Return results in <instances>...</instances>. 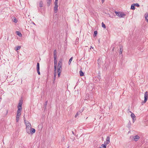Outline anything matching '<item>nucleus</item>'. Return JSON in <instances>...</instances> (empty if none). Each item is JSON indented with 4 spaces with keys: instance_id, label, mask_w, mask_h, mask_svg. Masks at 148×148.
Returning <instances> with one entry per match:
<instances>
[{
    "instance_id": "2eb2a0df",
    "label": "nucleus",
    "mask_w": 148,
    "mask_h": 148,
    "mask_svg": "<svg viewBox=\"0 0 148 148\" xmlns=\"http://www.w3.org/2000/svg\"><path fill=\"white\" fill-rule=\"evenodd\" d=\"M20 115H16V122H18L19 119V117H20Z\"/></svg>"
},
{
    "instance_id": "a878e982",
    "label": "nucleus",
    "mask_w": 148,
    "mask_h": 148,
    "mask_svg": "<svg viewBox=\"0 0 148 148\" xmlns=\"http://www.w3.org/2000/svg\"><path fill=\"white\" fill-rule=\"evenodd\" d=\"M47 101H46L45 102V103L44 104V106L45 107V108H46V107L47 105Z\"/></svg>"
},
{
    "instance_id": "a19ab883",
    "label": "nucleus",
    "mask_w": 148,
    "mask_h": 148,
    "mask_svg": "<svg viewBox=\"0 0 148 148\" xmlns=\"http://www.w3.org/2000/svg\"><path fill=\"white\" fill-rule=\"evenodd\" d=\"M56 7H58V6L57 5H56Z\"/></svg>"
},
{
    "instance_id": "1a4fd4ad",
    "label": "nucleus",
    "mask_w": 148,
    "mask_h": 148,
    "mask_svg": "<svg viewBox=\"0 0 148 148\" xmlns=\"http://www.w3.org/2000/svg\"><path fill=\"white\" fill-rule=\"evenodd\" d=\"M22 108H18L16 115H21Z\"/></svg>"
},
{
    "instance_id": "aec40b11",
    "label": "nucleus",
    "mask_w": 148,
    "mask_h": 148,
    "mask_svg": "<svg viewBox=\"0 0 148 148\" xmlns=\"http://www.w3.org/2000/svg\"><path fill=\"white\" fill-rule=\"evenodd\" d=\"M21 48V47L20 46H18L15 47L14 49L15 50L17 51V50H19Z\"/></svg>"
},
{
    "instance_id": "20e7f679",
    "label": "nucleus",
    "mask_w": 148,
    "mask_h": 148,
    "mask_svg": "<svg viewBox=\"0 0 148 148\" xmlns=\"http://www.w3.org/2000/svg\"><path fill=\"white\" fill-rule=\"evenodd\" d=\"M130 138H132L133 140L136 142L140 139V137L138 135H136L134 136H131Z\"/></svg>"
},
{
    "instance_id": "0eeeda50",
    "label": "nucleus",
    "mask_w": 148,
    "mask_h": 148,
    "mask_svg": "<svg viewBox=\"0 0 148 148\" xmlns=\"http://www.w3.org/2000/svg\"><path fill=\"white\" fill-rule=\"evenodd\" d=\"M8 109H7L6 108H5L4 107V111L2 112V113H3V114H4L5 115H7L8 113Z\"/></svg>"
},
{
    "instance_id": "cd10ccee",
    "label": "nucleus",
    "mask_w": 148,
    "mask_h": 148,
    "mask_svg": "<svg viewBox=\"0 0 148 148\" xmlns=\"http://www.w3.org/2000/svg\"><path fill=\"white\" fill-rule=\"evenodd\" d=\"M72 59H73V58L72 57H71L70 59V60H69V64H70L71 61H72Z\"/></svg>"
},
{
    "instance_id": "a18cd8bd",
    "label": "nucleus",
    "mask_w": 148,
    "mask_h": 148,
    "mask_svg": "<svg viewBox=\"0 0 148 148\" xmlns=\"http://www.w3.org/2000/svg\"><path fill=\"white\" fill-rule=\"evenodd\" d=\"M101 116H100V119L101 118Z\"/></svg>"
},
{
    "instance_id": "9d476101",
    "label": "nucleus",
    "mask_w": 148,
    "mask_h": 148,
    "mask_svg": "<svg viewBox=\"0 0 148 148\" xmlns=\"http://www.w3.org/2000/svg\"><path fill=\"white\" fill-rule=\"evenodd\" d=\"M22 102H21V101H20L18 106V108H22Z\"/></svg>"
},
{
    "instance_id": "4468645a",
    "label": "nucleus",
    "mask_w": 148,
    "mask_h": 148,
    "mask_svg": "<svg viewBox=\"0 0 148 148\" xmlns=\"http://www.w3.org/2000/svg\"><path fill=\"white\" fill-rule=\"evenodd\" d=\"M56 50H54V65H55L56 64V54H55Z\"/></svg>"
},
{
    "instance_id": "72a5a7b5",
    "label": "nucleus",
    "mask_w": 148,
    "mask_h": 148,
    "mask_svg": "<svg viewBox=\"0 0 148 148\" xmlns=\"http://www.w3.org/2000/svg\"><path fill=\"white\" fill-rule=\"evenodd\" d=\"M64 139H65V138L64 137H63L61 140H62V141H63L64 140Z\"/></svg>"
},
{
    "instance_id": "c85d7f7f",
    "label": "nucleus",
    "mask_w": 148,
    "mask_h": 148,
    "mask_svg": "<svg viewBox=\"0 0 148 148\" xmlns=\"http://www.w3.org/2000/svg\"><path fill=\"white\" fill-rule=\"evenodd\" d=\"M120 54H121L122 52L123 51V49L121 48H120Z\"/></svg>"
},
{
    "instance_id": "c9c22d12",
    "label": "nucleus",
    "mask_w": 148,
    "mask_h": 148,
    "mask_svg": "<svg viewBox=\"0 0 148 148\" xmlns=\"http://www.w3.org/2000/svg\"><path fill=\"white\" fill-rule=\"evenodd\" d=\"M54 80L53 81V83H54V82H55V78H54Z\"/></svg>"
},
{
    "instance_id": "39448f33",
    "label": "nucleus",
    "mask_w": 148,
    "mask_h": 148,
    "mask_svg": "<svg viewBox=\"0 0 148 148\" xmlns=\"http://www.w3.org/2000/svg\"><path fill=\"white\" fill-rule=\"evenodd\" d=\"M144 98L145 99L144 101L142 102L141 103L143 105V103H145L147 100L148 98V92L147 91H146L145 92L144 95Z\"/></svg>"
},
{
    "instance_id": "b1692460",
    "label": "nucleus",
    "mask_w": 148,
    "mask_h": 148,
    "mask_svg": "<svg viewBox=\"0 0 148 148\" xmlns=\"http://www.w3.org/2000/svg\"><path fill=\"white\" fill-rule=\"evenodd\" d=\"M54 78L56 77V65H54Z\"/></svg>"
},
{
    "instance_id": "79ce46f5",
    "label": "nucleus",
    "mask_w": 148,
    "mask_h": 148,
    "mask_svg": "<svg viewBox=\"0 0 148 148\" xmlns=\"http://www.w3.org/2000/svg\"><path fill=\"white\" fill-rule=\"evenodd\" d=\"M114 48H113V50H114Z\"/></svg>"
},
{
    "instance_id": "f03ea898",
    "label": "nucleus",
    "mask_w": 148,
    "mask_h": 148,
    "mask_svg": "<svg viewBox=\"0 0 148 148\" xmlns=\"http://www.w3.org/2000/svg\"><path fill=\"white\" fill-rule=\"evenodd\" d=\"M26 130L27 132L30 134V130L31 129V125L30 124L28 123L26 124Z\"/></svg>"
},
{
    "instance_id": "f8f14e48",
    "label": "nucleus",
    "mask_w": 148,
    "mask_h": 148,
    "mask_svg": "<svg viewBox=\"0 0 148 148\" xmlns=\"http://www.w3.org/2000/svg\"><path fill=\"white\" fill-rule=\"evenodd\" d=\"M35 132V130L34 128H32L30 130V133H31L32 134H33Z\"/></svg>"
},
{
    "instance_id": "e433bc0d",
    "label": "nucleus",
    "mask_w": 148,
    "mask_h": 148,
    "mask_svg": "<svg viewBox=\"0 0 148 148\" xmlns=\"http://www.w3.org/2000/svg\"><path fill=\"white\" fill-rule=\"evenodd\" d=\"M24 120L25 121V118L24 117Z\"/></svg>"
},
{
    "instance_id": "dca6fc26",
    "label": "nucleus",
    "mask_w": 148,
    "mask_h": 148,
    "mask_svg": "<svg viewBox=\"0 0 148 148\" xmlns=\"http://www.w3.org/2000/svg\"><path fill=\"white\" fill-rule=\"evenodd\" d=\"M82 71H83L80 70V71H79V74H80V76H83L84 75V73H83Z\"/></svg>"
},
{
    "instance_id": "f704fd0d",
    "label": "nucleus",
    "mask_w": 148,
    "mask_h": 148,
    "mask_svg": "<svg viewBox=\"0 0 148 148\" xmlns=\"http://www.w3.org/2000/svg\"><path fill=\"white\" fill-rule=\"evenodd\" d=\"M101 60L100 59H99L98 60V62H99V61H101Z\"/></svg>"
},
{
    "instance_id": "f3484780",
    "label": "nucleus",
    "mask_w": 148,
    "mask_h": 148,
    "mask_svg": "<svg viewBox=\"0 0 148 148\" xmlns=\"http://www.w3.org/2000/svg\"><path fill=\"white\" fill-rule=\"evenodd\" d=\"M86 67L85 66H81L80 68L81 70H82L83 71H84L86 69Z\"/></svg>"
},
{
    "instance_id": "412c9836",
    "label": "nucleus",
    "mask_w": 148,
    "mask_h": 148,
    "mask_svg": "<svg viewBox=\"0 0 148 148\" xmlns=\"http://www.w3.org/2000/svg\"><path fill=\"white\" fill-rule=\"evenodd\" d=\"M106 145L105 144H102L101 147H100V148H106V145Z\"/></svg>"
},
{
    "instance_id": "bb28decb",
    "label": "nucleus",
    "mask_w": 148,
    "mask_h": 148,
    "mask_svg": "<svg viewBox=\"0 0 148 148\" xmlns=\"http://www.w3.org/2000/svg\"><path fill=\"white\" fill-rule=\"evenodd\" d=\"M102 27L104 28H106V25H105L104 24V23H103V22H102Z\"/></svg>"
},
{
    "instance_id": "4c0bfd02",
    "label": "nucleus",
    "mask_w": 148,
    "mask_h": 148,
    "mask_svg": "<svg viewBox=\"0 0 148 148\" xmlns=\"http://www.w3.org/2000/svg\"><path fill=\"white\" fill-rule=\"evenodd\" d=\"M37 65H39V63H37Z\"/></svg>"
},
{
    "instance_id": "5701e85b",
    "label": "nucleus",
    "mask_w": 148,
    "mask_h": 148,
    "mask_svg": "<svg viewBox=\"0 0 148 148\" xmlns=\"http://www.w3.org/2000/svg\"><path fill=\"white\" fill-rule=\"evenodd\" d=\"M134 6H135V5H134V4H132L131 5V9H132V10H135V7H134Z\"/></svg>"
},
{
    "instance_id": "c756f323",
    "label": "nucleus",
    "mask_w": 148,
    "mask_h": 148,
    "mask_svg": "<svg viewBox=\"0 0 148 148\" xmlns=\"http://www.w3.org/2000/svg\"><path fill=\"white\" fill-rule=\"evenodd\" d=\"M97 31H94V35L95 36H96L97 34Z\"/></svg>"
},
{
    "instance_id": "4be33fe9",
    "label": "nucleus",
    "mask_w": 148,
    "mask_h": 148,
    "mask_svg": "<svg viewBox=\"0 0 148 148\" xmlns=\"http://www.w3.org/2000/svg\"><path fill=\"white\" fill-rule=\"evenodd\" d=\"M43 2L42 1L40 2L39 3V5L40 7H42L43 6Z\"/></svg>"
},
{
    "instance_id": "ddd939ff",
    "label": "nucleus",
    "mask_w": 148,
    "mask_h": 148,
    "mask_svg": "<svg viewBox=\"0 0 148 148\" xmlns=\"http://www.w3.org/2000/svg\"><path fill=\"white\" fill-rule=\"evenodd\" d=\"M40 65H37V71L38 75L40 74V73L39 71L40 69Z\"/></svg>"
},
{
    "instance_id": "7c9ffc66",
    "label": "nucleus",
    "mask_w": 148,
    "mask_h": 148,
    "mask_svg": "<svg viewBox=\"0 0 148 148\" xmlns=\"http://www.w3.org/2000/svg\"><path fill=\"white\" fill-rule=\"evenodd\" d=\"M78 114H79V112H78L77 113H76V114L75 115V118H76L77 117V116H78Z\"/></svg>"
},
{
    "instance_id": "a211bd4d",
    "label": "nucleus",
    "mask_w": 148,
    "mask_h": 148,
    "mask_svg": "<svg viewBox=\"0 0 148 148\" xmlns=\"http://www.w3.org/2000/svg\"><path fill=\"white\" fill-rule=\"evenodd\" d=\"M47 5L48 6H49L50 5V3H51V0H47Z\"/></svg>"
},
{
    "instance_id": "6e6552de",
    "label": "nucleus",
    "mask_w": 148,
    "mask_h": 148,
    "mask_svg": "<svg viewBox=\"0 0 148 148\" xmlns=\"http://www.w3.org/2000/svg\"><path fill=\"white\" fill-rule=\"evenodd\" d=\"M110 138L109 137H107L106 138V141L104 142V144L106 145L108 144L110 142Z\"/></svg>"
},
{
    "instance_id": "6ab92c4d",
    "label": "nucleus",
    "mask_w": 148,
    "mask_h": 148,
    "mask_svg": "<svg viewBox=\"0 0 148 148\" xmlns=\"http://www.w3.org/2000/svg\"><path fill=\"white\" fill-rule=\"evenodd\" d=\"M16 33L19 36L21 37L22 36V34L19 31H16Z\"/></svg>"
},
{
    "instance_id": "393cba45",
    "label": "nucleus",
    "mask_w": 148,
    "mask_h": 148,
    "mask_svg": "<svg viewBox=\"0 0 148 148\" xmlns=\"http://www.w3.org/2000/svg\"><path fill=\"white\" fill-rule=\"evenodd\" d=\"M14 20L13 21L15 22V23H16L17 22V19L15 17L14 18Z\"/></svg>"
},
{
    "instance_id": "7ed1b4c3",
    "label": "nucleus",
    "mask_w": 148,
    "mask_h": 148,
    "mask_svg": "<svg viewBox=\"0 0 148 148\" xmlns=\"http://www.w3.org/2000/svg\"><path fill=\"white\" fill-rule=\"evenodd\" d=\"M58 70L57 73L58 77H59L60 76V73L62 71V67L61 65H58L57 67Z\"/></svg>"
},
{
    "instance_id": "2f4dec72",
    "label": "nucleus",
    "mask_w": 148,
    "mask_h": 148,
    "mask_svg": "<svg viewBox=\"0 0 148 148\" xmlns=\"http://www.w3.org/2000/svg\"><path fill=\"white\" fill-rule=\"evenodd\" d=\"M134 5H135L136 6H137L138 7L139 6V5L138 3L135 4H134Z\"/></svg>"
},
{
    "instance_id": "c03bdc74",
    "label": "nucleus",
    "mask_w": 148,
    "mask_h": 148,
    "mask_svg": "<svg viewBox=\"0 0 148 148\" xmlns=\"http://www.w3.org/2000/svg\"><path fill=\"white\" fill-rule=\"evenodd\" d=\"M72 133H73V132H72Z\"/></svg>"
},
{
    "instance_id": "37998d69",
    "label": "nucleus",
    "mask_w": 148,
    "mask_h": 148,
    "mask_svg": "<svg viewBox=\"0 0 148 148\" xmlns=\"http://www.w3.org/2000/svg\"><path fill=\"white\" fill-rule=\"evenodd\" d=\"M79 113H81V112L80 111H79Z\"/></svg>"
},
{
    "instance_id": "f257e3e1",
    "label": "nucleus",
    "mask_w": 148,
    "mask_h": 148,
    "mask_svg": "<svg viewBox=\"0 0 148 148\" xmlns=\"http://www.w3.org/2000/svg\"><path fill=\"white\" fill-rule=\"evenodd\" d=\"M115 13L117 16L120 17H123L125 16V14L121 12H117L115 11Z\"/></svg>"
},
{
    "instance_id": "9b49d317",
    "label": "nucleus",
    "mask_w": 148,
    "mask_h": 148,
    "mask_svg": "<svg viewBox=\"0 0 148 148\" xmlns=\"http://www.w3.org/2000/svg\"><path fill=\"white\" fill-rule=\"evenodd\" d=\"M145 16V20L147 21L148 23V13H146Z\"/></svg>"
},
{
    "instance_id": "423d86ee",
    "label": "nucleus",
    "mask_w": 148,
    "mask_h": 148,
    "mask_svg": "<svg viewBox=\"0 0 148 148\" xmlns=\"http://www.w3.org/2000/svg\"><path fill=\"white\" fill-rule=\"evenodd\" d=\"M130 112L131 113V116L133 119V123H134L135 120H136V116L134 113L130 111Z\"/></svg>"
},
{
    "instance_id": "58836bf2",
    "label": "nucleus",
    "mask_w": 148,
    "mask_h": 148,
    "mask_svg": "<svg viewBox=\"0 0 148 148\" xmlns=\"http://www.w3.org/2000/svg\"><path fill=\"white\" fill-rule=\"evenodd\" d=\"M104 0H102V3H103V2H104Z\"/></svg>"
},
{
    "instance_id": "473e14b6",
    "label": "nucleus",
    "mask_w": 148,
    "mask_h": 148,
    "mask_svg": "<svg viewBox=\"0 0 148 148\" xmlns=\"http://www.w3.org/2000/svg\"><path fill=\"white\" fill-rule=\"evenodd\" d=\"M54 10L55 11L56 10V1L54 2Z\"/></svg>"
},
{
    "instance_id": "ea45409f",
    "label": "nucleus",
    "mask_w": 148,
    "mask_h": 148,
    "mask_svg": "<svg viewBox=\"0 0 148 148\" xmlns=\"http://www.w3.org/2000/svg\"><path fill=\"white\" fill-rule=\"evenodd\" d=\"M33 24L34 25H35V24L33 22Z\"/></svg>"
}]
</instances>
